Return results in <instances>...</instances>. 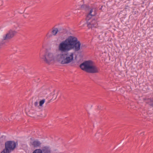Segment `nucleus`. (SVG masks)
I'll return each mask as SVG.
<instances>
[{"label":"nucleus","mask_w":153,"mask_h":153,"mask_svg":"<svg viewBox=\"0 0 153 153\" xmlns=\"http://www.w3.org/2000/svg\"><path fill=\"white\" fill-rule=\"evenodd\" d=\"M41 58L45 63L49 65L56 62L63 65L68 64L74 61V53H58L52 51H47L43 57Z\"/></svg>","instance_id":"obj_1"},{"label":"nucleus","mask_w":153,"mask_h":153,"mask_svg":"<svg viewBox=\"0 0 153 153\" xmlns=\"http://www.w3.org/2000/svg\"><path fill=\"white\" fill-rule=\"evenodd\" d=\"M81 43L77 38L69 36L64 41H62L58 46V50L62 52H65L74 49L76 51L80 50Z\"/></svg>","instance_id":"obj_2"},{"label":"nucleus","mask_w":153,"mask_h":153,"mask_svg":"<svg viewBox=\"0 0 153 153\" xmlns=\"http://www.w3.org/2000/svg\"><path fill=\"white\" fill-rule=\"evenodd\" d=\"M80 67L83 70L91 73H96L99 71V68L91 60L85 61L80 65Z\"/></svg>","instance_id":"obj_3"},{"label":"nucleus","mask_w":153,"mask_h":153,"mask_svg":"<svg viewBox=\"0 0 153 153\" xmlns=\"http://www.w3.org/2000/svg\"><path fill=\"white\" fill-rule=\"evenodd\" d=\"M16 147L15 143L13 141H8L5 144V149L10 152L13 151Z\"/></svg>","instance_id":"obj_4"},{"label":"nucleus","mask_w":153,"mask_h":153,"mask_svg":"<svg viewBox=\"0 0 153 153\" xmlns=\"http://www.w3.org/2000/svg\"><path fill=\"white\" fill-rule=\"evenodd\" d=\"M87 25L88 28H92L96 27L97 26V23L96 20L94 18H91L86 19Z\"/></svg>","instance_id":"obj_5"},{"label":"nucleus","mask_w":153,"mask_h":153,"mask_svg":"<svg viewBox=\"0 0 153 153\" xmlns=\"http://www.w3.org/2000/svg\"><path fill=\"white\" fill-rule=\"evenodd\" d=\"M16 33L15 30H10L6 35L3 36V39L5 40L10 39L14 36Z\"/></svg>","instance_id":"obj_6"},{"label":"nucleus","mask_w":153,"mask_h":153,"mask_svg":"<svg viewBox=\"0 0 153 153\" xmlns=\"http://www.w3.org/2000/svg\"><path fill=\"white\" fill-rule=\"evenodd\" d=\"M96 14V9L94 8H93L90 10L89 14L86 17V19H88V18H94V17L93 16H94Z\"/></svg>","instance_id":"obj_7"},{"label":"nucleus","mask_w":153,"mask_h":153,"mask_svg":"<svg viewBox=\"0 0 153 153\" xmlns=\"http://www.w3.org/2000/svg\"><path fill=\"white\" fill-rule=\"evenodd\" d=\"M58 31V29L57 28H53L52 29L51 32V34H50L49 33H48L46 35L47 37H50L52 35L55 36Z\"/></svg>","instance_id":"obj_8"},{"label":"nucleus","mask_w":153,"mask_h":153,"mask_svg":"<svg viewBox=\"0 0 153 153\" xmlns=\"http://www.w3.org/2000/svg\"><path fill=\"white\" fill-rule=\"evenodd\" d=\"M31 144L34 147H37L40 146L41 143L38 140H35L31 143Z\"/></svg>","instance_id":"obj_9"},{"label":"nucleus","mask_w":153,"mask_h":153,"mask_svg":"<svg viewBox=\"0 0 153 153\" xmlns=\"http://www.w3.org/2000/svg\"><path fill=\"white\" fill-rule=\"evenodd\" d=\"M146 103L149 104L150 106L153 107V99L151 97L148 98Z\"/></svg>","instance_id":"obj_10"},{"label":"nucleus","mask_w":153,"mask_h":153,"mask_svg":"<svg viewBox=\"0 0 153 153\" xmlns=\"http://www.w3.org/2000/svg\"><path fill=\"white\" fill-rule=\"evenodd\" d=\"M42 150L44 153H50V149L48 147H45L43 148Z\"/></svg>","instance_id":"obj_11"},{"label":"nucleus","mask_w":153,"mask_h":153,"mask_svg":"<svg viewBox=\"0 0 153 153\" xmlns=\"http://www.w3.org/2000/svg\"><path fill=\"white\" fill-rule=\"evenodd\" d=\"M45 102V99H43L41 100H40L39 102V106L40 107H42L43 106V105L44 103Z\"/></svg>","instance_id":"obj_12"},{"label":"nucleus","mask_w":153,"mask_h":153,"mask_svg":"<svg viewBox=\"0 0 153 153\" xmlns=\"http://www.w3.org/2000/svg\"><path fill=\"white\" fill-rule=\"evenodd\" d=\"M33 153H42V151L40 149H37L34 150Z\"/></svg>","instance_id":"obj_13"},{"label":"nucleus","mask_w":153,"mask_h":153,"mask_svg":"<svg viewBox=\"0 0 153 153\" xmlns=\"http://www.w3.org/2000/svg\"><path fill=\"white\" fill-rule=\"evenodd\" d=\"M10 152L7 150L5 149H4L1 153H10Z\"/></svg>","instance_id":"obj_14"},{"label":"nucleus","mask_w":153,"mask_h":153,"mask_svg":"<svg viewBox=\"0 0 153 153\" xmlns=\"http://www.w3.org/2000/svg\"><path fill=\"white\" fill-rule=\"evenodd\" d=\"M34 105L35 107H39V106L38 105V103L37 102H34Z\"/></svg>","instance_id":"obj_15"},{"label":"nucleus","mask_w":153,"mask_h":153,"mask_svg":"<svg viewBox=\"0 0 153 153\" xmlns=\"http://www.w3.org/2000/svg\"><path fill=\"white\" fill-rule=\"evenodd\" d=\"M147 99H148V98H146V97H145V98H143V100H145V101H147Z\"/></svg>","instance_id":"obj_16"},{"label":"nucleus","mask_w":153,"mask_h":153,"mask_svg":"<svg viewBox=\"0 0 153 153\" xmlns=\"http://www.w3.org/2000/svg\"><path fill=\"white\" fill-rule=\"evenodd\" d=\"M137 13V12L136 11H135L134 12V14H136Z\"/></svg>","instance_id":"obj_17"}]
</instances>
